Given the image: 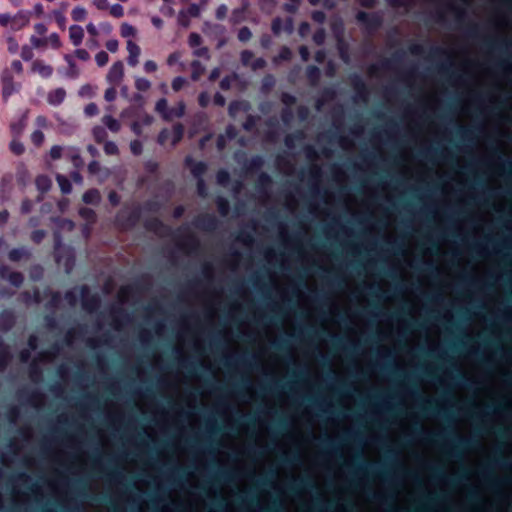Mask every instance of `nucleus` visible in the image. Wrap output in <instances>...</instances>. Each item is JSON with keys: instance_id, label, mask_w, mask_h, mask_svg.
I'll use <instances>...</instances> for the list:
<instances>
[{"instance_id": "f257e3e1", "label": "nucleus", "mask_w": 512, "mask_h": 512, "mask_svg": "<svg viewBox=\"0 0 512 512\" xmlns=\"http://www.w3.org/2000/svg\"><path fill=\"white\" fill-rule=\"evenodd\" d=\"M355 19L367 33L376 32L383 23L382 16L377 12L358 11Z\"/></svg>"}, {"instance_id": "f03ea898", "label": "nucleus", "mask_w": 512, "mask_h": 512, "mask_svg": "<svg viewBox=\"0 0 512 512\" xmlns=\"http://www.w3.org/2000/svg\"><path fill=\"white\" fill-rule=\"evenodd\" d=\"M142 217V207L137 205L130 213L125 215L123 212H119L116 215L115 223L120 230H131L135 228L140 222Z\"/></svg>"}, {"instance_id": "7ed1b4c3", "label": "nucleus", "mask_w": 512, "mask_h": 512, "mask_svg": "<svg viewBox=\"0 0 512 512\" xmlns=\"http://www.w3.org/2000/svg\"><path fill=\"white\" fill-rule=\"evenodd\" d=\"M476 441L472 438L461 437L452 433L451 447L447 450V454L454 458H460L463 451L474 447Z\"/></svg>"}, {"instance_id": "20e7f679", "label": "nucleus", "mask_w": 512, "mask_h": 512, "mask_svg": "<svg viewBox=\"0 0 512 512\" xmlns=\"http://www.w3.org/2000/svg\"><path fill=\"white\" fill-rule=\"evenodd\" d=\"M81 303L85 311L89 313L96 312L101 305V298L98 294H91L87 285L81 287Z\"/></svg>"}, {"instance_id": "39448f33", "label": "nucleus", "mask_w": 512, "mask_h": 512, "mask_svg": "<svg viewBox=\"0 0 512 512\" xmlns=\"http://www.w3.org/2000/svg\"><path fill=\"white\" fill-rule=\"evenodd\" d=\"M360 460H362V456L361 455H357L355 457V462H353L352 464H345V467L349 470H351L352 468L356 469V470H359V471H367V472H370L374 475H381L383 476L384 475V472L383 470L381 469L382 468V465L380 463H377V462H367L365 461L363 464L360 463Z\"/></svg>"}, {"instance_id": "423d86ee", "label": "nucleus", "mask_w": 512, "mask_h": 512, "mask_svg": "<svg viewBox=\"0 0 512 512\" xmlns=\"http://www.w3.org/2000/svg\"><path fill=\"white\" fill-rule=\"evenodd\" d=\"M193 225L199 230L212 232L218 228L219 221L215 215L205 213L196 217Z\"/></svg>"}, {"instance_id": "0eeeda50", "label": "nucleus", "mask_w": 512, "mask_h": 512, "mask_svg": "<svg viewBox=\"0 0 512 512\" xmlns=\"http://www.w3.org/2000/svg\"><path fill=\"white\" fill-rule=\"evenodd\" d=\"M143 226L148 232L159 236L167 235L170 232V227L158 217H151L146 219L143 223Z\"/></svg>"}, {"instance_id": "6e6552de", "label": "nucleus", "mask_w": 512, "mask_h": 512, "mask_svg": "<svg viewBox=\"0 0 512 512\" xmlns=\"http://www.w3.org/2000/svg\"><path fill=\"white\" fill-rule=\"evenodd\" d=\"M185 165L190 168V172L197 180L204 179L203 176L206 173L208 166L203 161H195L191 157H186Z\"/></svg>"}, {"instance_id": "1a4fd4ad", "label": "nucleus", "mask_w": 512, "mask_h": 512, "mask_svg": "<svg viewBox=\"0 0 512 512\" xmlns=\"http://www.w3.org/2000/svg\"><path fill=\"white\" fill-rule=\"evenodd\" d=\"M124 76V65L121 61L115 62L109 69L107 81L110 84H119Z\"/></svg>"}, {"instance_id": "9d476101", "label": "nucleus", "mask_w": 512, "mask_h": 512, "mask_svg": "<svg viewBox=\"0 0 512 512\" xmlns=\"http://www.w3.org/2000/svg\"><path fill=\"white\" fill-rule=\"evenodd\" d=\"M16 323V317L11 310H3L0 312V331H10Z\"/></svg>"}, {"instance_id": "9b49d317", "label": "nucleus", "mask_w": 512, "mask_h": 512, "mask_svg": "<svg viewBox=\"0 0 512 512\" xmlns=\"http://www.w3.org/2000/svg\"><path fill=\"white\" fill-rule=\"evenodd\" d=\"M250 108V103L246 100H233L228 106V114L235 118L238 112H248Z\"/></svg>"}, {"instance_id": "f8f14e48", "label": "nucleus", "mask_w": 512, "mask_h": 512, "mask_svg": "<svg viewBox=\"0 0 512 512\" xmlns=\"http://www.w3.org/2000/svg\"><path fill=\"white\" fill-rule=\"evenodd\" d=\"M417 435H419L425 442L431 444H438L440 441L445 440L447 438L446 433H428L425 432L422 428L416 430Z\"/></svg>"}, {"instance_id": "ddd939ff", "label": "nucleus", "mask_w": 512, "mask_h": 512, "mask_svg": "<svg viewBox=\"0 0 512 512\" xmlns=\"http://www.w3.org/2000/svg\"><path fill=\"white\" fill-rule=\"evenodd\" d=\"M2 95L4 100H7L14 92V81L10 73H6L2 76Z\"/></svg>"}, {"instance_id": "4468645a", "label": "nucleus", "mask_w": 512, "mask_h": 512, "mask_svg": "<svg viewBox=\"0 0 512 512\" xmlns=\"http://www.w3.org/2000/svg\"><path fill=\"white\" fill-rule=\"evenodd\" d=\"M127 50L129 53L127 62L130 66L135 67L138 64V58L141 52L140 47L133 41L129 40L127 42Z\"/></svg>"}, {"instance_id": "2eb2a0df", "label": "nucleus", "mask_w": 512, "mask_h": 512, "mask_svg": "<svg viewBox=\"0 0 512 512\" xmlns=\"http://www.w3.org/2000/svg\"><path fill=\"white\" fill-rule=\"evenodd\" d=\"M32 70L37 72L42 78H49L53 74V68L50 65L45 64L41 60H35L32 64Z\"/></svg>"}, {"instance_id": "dca6fc26", "label": "nucleus", "mask_w": 512, "mask_h": 512, "mask_svg": "<svg viewBox=\"0 0 512 512\" xmlns=\"http://www.w3.org/2000/svg\"><path fill=\"white\" fill-rule=\"evenodd\" d=\"M69 38L74 46H80L84 38V30L79 25H71L69 28Z\"/></svg>"}, {"instance_id": "f3484780", "label": "nucleus", "mask_w": 512, "mask_h": 512, "mask_svg": "<svg viewBox=\"0 0 512 512\" xmlns=\"http://www.w3.org/2000/svg\"><path fill=\"white\" fill-rule=\"evenodd\" d=\"M306 78L311 86H317L321 79V70L316 65H309L306 68Z\"/></svg>"}, {"instance_id": "a211bd4d", "label": "nucleus", "mask_w": 512, "mask_h": 512, "mask_svg": "<svg viewBox=\"0 0 512 512\" xmlns=\"http://www.w3.org/2000/svg\"><path fill=\"white\" fill-rule=\"evenodd\" d=\"M66 97V91L63 88H57L48 93L47 101L53 106L60 105Z\"/></svg>"}, {"instance_id": "6ab92c4d", "label": "nucleus", "mask_w": 512, "mask_h": 512, "mask_svg": "<svg viewBox=\"0 0 512 512\" xmlns=\"http://www.w3.org/2000/svg\"><path fill=\"white\" fill-rule=\"evenodd\" d=\"M420 409L426 414V415H441L443 417H447V414L445 411H441L437 408L435 402L430 399H425L424 403L420 406Z\"/></svg>"}, {"instance_id": "aec40b11", "label": "nucleus", "mask_w": 512, "mask_h": 512, "mask_svg": "<svg viewBox=\"0 0 512 512\" xmlns=\"http://www.w3.org/2000/svg\"><path fill=\"white\" fill-rule=\"evenodd\" d=\"M180 247L188 252H195L200 248V242L194 235L189 234L181 242Z\"/></svg>"}, {"instance_id": "412c9836", "label": "nucleus", "mask_w": 512, "mask_h": 512, "mask_svg": "<svg viewBox=\"0 0 512 512\" xmlns=\"http://www.w3.org/2000/svg\"><path fill=\"white\" fill-rule=\"evenodd\" d=\"M82 200L85 204L98 205L101 200V195L98 189L91 188L87 190L83 196Z\"/></svg>"}, {"instance_id": "4be33fe9", "label": "nucleus", "mask_w": 512, "mask_h": 512, "mask_svg": "<svg viewBox=\"0 0 512 512\" xmlns=\"http://www.w3.org/2000/svg\"><path fill=\"white\" fill-rule=\"evenodd\" d=\"M31 256L29 250L25 247L13 248L8 252V259L12 262H19L23 258H29Z\"/></svg>"}, {"instance_id": "5701e85b", "label": "nucleus", "mask_w": 512, "mask_h": 512, "mask_svg": "<svg viewBox=\"0 0 512 512\" xmlns=\"http://www.w3.org/2000/svg\"><path fill=\"white\" fill-rule=\"evenodd\" d=\"M353 88L356 91V94L359 98L362 100H366L368 97V88L365 84V82L359 77L355 76V79L353 81Z\"/></svg>"}, {"instance_id": "b1692460", "label": "nucleus", "mask_w": 512, "mask_h": 512, "mask_svg": "<svg viewBox=\"0 0 512 512\" xmlns=\"http://www.w3.org/2000/svg\"><path fill=\"white\" fill-rule=\"evenodd\" d=\"M35 185L40 192L46 193L50 190L52 182L47 175L41 174L36 177Z\"/></svg>"}, {"instance_id": "393cba45", "label": "nucleus", "mask_w": 512, "mask_h": 512, "mask_svg": "<svg viewBox=\"0 0 512 512\" xmlns=\"http://www.w3.org/2000/svg\"><path fill=\"white\" fill-rule=\"evenodd\" d=\"M305 135L304 132L301 130H298L292 134H288L284 139V144L287 148L292 149L295 147L296 141H300L304 139Z\"/></svg>"}, {"instance_id": "a878e982", "label": "nucleus", "mask_w": 512, "mask_h": 512, "mask_svg": "<svg viewBox=\"0 0 512 512\" xmlns=\"http://www.w3.org/2000/svg\"><path fill=\"white\" fill-rule=\"evenodd\" d=\"M215 203H216L217 210L221 216L225 217L229 214L230 203L225 197L218 196L215 200Z\"/></svg>"}, {"instance_id": "bb28decb", "label": "nucleus", "mask_w": 512, "mask_h": 512, "mask_svg": "<svg viewBox=\"0 0 512 512\" xmlns=\"http://www.w3.org/2000/svg\"><path fill=\"white\" fill-rule=\"evenodd\" d=\"M111 315L116 323L130 320L129 314L121 307H112Z\"/></svg>"}, {"instance_id": "cd10ccee", "label": "nucleus", "mask_w": 512, "mask_h": 512, "mask_svg": "<svg viewBox=\"0 0 512 512\" xmlns=\"http://www.w3.org/2000/svg\"><path fill=\"white\" fill-rule=\"evenodd\" d=\"M102 122L111 132L114 133H117L121 128L120 122L111 115H105L102 118Z\"/></svg>"}, {"instance_id": "c85d7f7f", "label": "nucleus", "mask_w": 512, "mask_h": 512, "mask_svg": "<svg viewBox=\"0 0 512 512\" xmlns=\"http://www.w3.org/2000/svg\"><path fill=\"white\" fill-rule=\"evenodd\" d=\"M304 487H311V488H314L315 485L314 483L309 480V479H300L298 481H295L294 483L290 484L289 487H288V490L291 492V493H297L301 488H304Z\"/></svg>"}, {"instance_id": "c756f323", "label": "nucleus", "mask_w": 512, "mask_h": 512, "mask_svg": "<svg viewBox=\"0 0 512 512\" xmlns=\"http://www.w3.org/2000/svg\"><path fill=\"white\" fill-rule=\"evenodd\" d=\"M65 60L68 63V70L66 72V75L69 78L75 79L79 76V68L77 67L76 63L72 59L70 55H65Z\"/></svg>"}, {"instance_id": "7c9ffc66", "label": "nucleus", "mask_w": 512, "mask_h": 512, "mask_svg": "<svg viewBox=\"0 0 512 512\" xmlns=\"http://www.w3.org/2000/svg\"><path fill=\"white\" fill-rule=\"evenodd\" d=\"M56 180H57V183H58L60 190L63 194L71 193L72 185H71L70 180L66 176L58 174L56 176Z\"/></svg>"}, {"instance_id": "2f4dec72", "label": "nucleus", "mask_w": 512, "mask_h": 512, "mask_svg": "<svg viewBox=\"0 0 512 512\" xmlns=\"http://www.w3.org/2000/svg\"><path fill=\"white\" fill-rule=\"evenodd\" d=\"M184 136V126L181 123H177L172 129V141L171 144L176 146Z\"/></svg>"}, {"instance_id": "473e14b6", "label": "nucleus", "mask_w": 512, "mask_h": 512, "mask_svg": "<svg viewBox=\"0 0 512 512\" xmlns=\"http://www.w3.org/2000/svg\"><path fill=\"white\" fill-rule=\"evenodd\" d=\"M7 280L12 286L19 288L24 282V275L19 271H12L9 272Z\"/></svg>"}, {"instance_id": "72a5a7b5", "label": "nucleus", "mask_w": 512, "mask_h": 512, "mask_svg": "<svg viewBox=\"0 0 512 512\" xmlns=\"http://www.w3.org/2000/svg\"><path fill=\"white\" fill-rule=\"evenodd\" d=\"M216 181L223 187L228 186L231 181L230 173L226 169H219L216 173Z\"/></svg>"}, {"instance_id": "f704fd0d", "label": "nucleus", "mask_w": 512, "mask_h": 512, "mask_svg": "<svg viewBox=\"0 0 512 512\" xmlns=\"http://www.w3.org/2000/svg\"><path fill=\"white\" fill-rule=\"evenodd\" d=\"M87 17V10L82 6H76L71 11V18L75 22H82Z\"/></svg>"}, {"instance_id": "c9c22d12", "label": "nucleus", "mask_w": 512, "mask_h": 512, "mask_svg": "<svg viewBox=\"0 0 512 512\" xmlns=\"http://www.w3.org/2000/svg\"><path fill=\"white\" fill-rule=\"evenodd\" d=\"M191 68H192V73H191L192 80H194V81L199 80V78L201 77V75L204 72L203 65L201 64V62L199 60H193L191 63Z\"/></svg>"}, {"instance_id": "e433bc0d", "label": "nucleus", "mask_w": 512, "mask_h": 512, "mask_svg": "<svg viewBox=\"0 0 512 512\" xmlns=\"http://www.w3.org/2000/svg\"><path fill=\"white\" fill-rule=\"evenodd\" d=\"M238 78V75L236 73H232L231 75H226L222 78V80L219 83V87L223 91L230 90L232 83L236 81Z\"/></svg>"}, {"instance_id": "4c0bfd02", "label": "nucleus", "mask_w": 512, "mask_h": 512, "mask_svg": "<svg viewBox=\"0 0 512 512\" xmlns=\"http://www.w3.org/2000/svg\"><path fill=\"white\" fill-rule=\"evenodd\" d=\"M79 215L87 222L94 223L96 221V212L87 207L80 208Z\"/></svg>"}, {"instance_id": "58836bf2", "label": "nucleus", "mask_w": 512, "mask_h": 512, "mask_svg": "<svg viewBox=\"0 0 512 512\" xmlns=\"http://www.w3.org/2000/svg\"><path fill=\"white\" fill-rule=\"evenodd\" d=\"M29 376L33 381H38L42 376V370L35 360L29 366Z\"/></svg>"}, {"instance_id": "ea45409f", "label": "nucleus", "mask_w": 512, "mask_h": 512, "mask_svg": "<svg viewBox=\"0 0 512 512\" xmlns=\"http://www.w3.org/2000/svg\"><path fill=\"white\" fill-rule=\"evenodd\" d=\"M275 85V78L272 74H267L262 79L261 90L263 92H269Z\"/></svg>"}, {"instance_id": "a19ab883", "label": "nucleus", "mask_w": 512, "mask_h": 512, "mask_svg": "<svg viewBox=\"0 0 512 512\" xmlns=\"http://www.w3.org/2000/svg\"><path fill=\"white\" fill-rule=\"evenodd\" d=\"M481 476L485 483L491 488H495L499 484V481L494 478L488 469H484L481 472Z\"/></svg>"}, {"instance_id": "79ce46f5", "label": "nucleus", "mask_w": 512, "mask_h": 512, "mask_svg": "<svg viewBox=\"0 0 512 512\" xmlns=\"http://www.w3.org/2000/svg\"><path fill=\"white\" fill-rule=\"evenodd\" d=\"M150 87H151V82L148 79L143 78V77L136 78V80H135V88L138 91L146 92V91H148L150 89Z\"/></svg>"}, {"instance_id": "37998d69", "label": "nucleus", "mask_w": 512, "mask_h": 512, "mask_svg": "<svg viewBox=\"0 0 512 512\" xmlns=\"http://www.w3.org/2000/svg\"><path fill=\"white\" fill-rule=\"evenodd\" d=\"M335 97V91L331 88H325L322 92V98L317 100L316 107L320 108L325 100H331Z\"/></svg>"}, {"instance_id": "c03bdc74", "label": "nucleus", "mask_w": 512, "mask_h": 512, "mask_svg": "<svg viewBox=\"0 0 512 512\" xmlns=\"http://www.w3.org/2000/svg\"><path fill=\"white\" fill-rule=\"evenodd\" d=\"M11 360V354L9 352V349H3V351L0 352V372L4 371L9 362Z\"/></svg>"}, {"instance_id": "a18cd8bd", "label": "nucleus", "mask_w": 512, "mask_h": 512, "mask_svg": "<svg viewBox=\"0 0 512 512\" xmlns=\"http://www.w3.org/2000/svg\"><path fill=\"white\" fill-rule=\"evenodd\" d=\"M257 121V116L249 114L243 122L242 127L245 131H252L256 127Z\"/></svg>"}, {"instance_id": "49530a36", "label": "nucleus", "mask_w": 512, "mask_h": 512, "mask_svg": "<svg viewBox=\"0 0 512 512\" xmlns=\"http://www.w3.org/2000/svg\"><path fill=\"white\" fill-rule=\"evenodd\" d=\"M120 34L124 38L134 37L136 35V29L128 23H122L120 27Z\"/></svg>"}, {"instance_id": "de8ad7c7", "label": "nucleus", "mask_w": 512, "mask_h": 512, "mask_svg": "<svg viewBox=\"0 0 512 512\" xmlns=\"http://www.w3.org/2000/svg\"><path fill=\"white\" fill-rule=\"evenodd\" d=\"M93 136L97 143H102L105 141V139L107 137V132H106L105 128H103L101 126H96L93 128Z\"/></svg>"}, {"instance_id": "09e8293b", "label": "nucleus", "mask_w": 512, "mask_h": 512, "mask_svg": "<svg viewBox=\"0 0 512 512\" xmlns=\"http://www.w3.org/2000/svg\"><path fill=\"white\" fill-rule=\"evenodd\" d=\"M104 152L106 155L115 156L119 154V149L115 142L106 141L104 143Z\"/></svg>"}, {"instance_id": "8fccbe9b", "label": "nucleus", "mask_w": 512, "mask_h": 512, "mask_svg": "<svg viewBox=\"0 0 512 512\" xmlns=\"http://www.w3.org/2000/svg\"><path fill=\"white\" fill-rule=\"evenodd\" d=\"M145 171L150 175H156L159 171V163L154 160H148L144 163Z\"/></svg>"}, {"instance_id": "3c124183", "label": "nucleus", "mask_w": 512, "mask_h": 512, "mask_svg": "<svg viewBox=\"0 0 512 512\" xmlns=\"http://www.w3.org/2000/svg\"><path fill=\"white\" fill-rule=\"evenodd\" d=\"M130 151L133 155L139 156L143 152V144L140 140L135 139L130 142Z\"/></svg>"}, {"instance_id": "603ef678", "label": "nucleus", "mask_w": 512, "mask_h": 512, "mask_svg": "<svg viewBox=\"0 0 512 512\" xmlns=\"http://www.w3.org/2000/svg\"><path fill=\"white\" fill-rule=\"evenodd\" d=\"M10 150L15 154V155H21L24 153L25 151V148H24V145L16 140V139H13L11 142H10Z\"/></svg>"}, {"instance_id": "864d4df0", "label": "nucleus", "mask_w": 512, "mask_h": 512, "mask_svg": "<svg viewBox=\"0 0 512 512\" xmlns=\"http://www.w3.org/2000/svg\"><path fill=\"white\" fill-rule=\"evenodd\" d=\"M312 39H313L315 44L322 45L325 42V39H326V32H325V30L323 28L317 29L314 32V34L312 36Z\"/></svg>"}, {"instance_id": "5fc2aeb1", "label": "nucleus", "mask_w": 512, "mask_h": 512, "mask_svg": "<svg viewBox=\"0 0 512 512\" xmlns=\"http://www.w3.org/2000/svg\"><path fill=\"white\" fill-rule=\"evenodd\" d=\"M299 6L300 0H289L288 3L284 4L283 9L290 14H295L298 11Z\"/></svg>"}, {"instance_id": "6e6d98bb", "label": "nucleus", "mask_w": 512, "mask_h": 512, "mask_svg": "<svg viewBox=\"0 0 512 512\" xmlns=\"http://www.w3.org/2000/svg\"><path fill=\"white\" fill-rule=\"evenodd\" d=\"M188 44L192 48L199 47L202 44V37L198 33L192 32L188 37Z\"/></svg>"}, {"instance_id": "4d7b16f0", "label": "nucleus", "mask_w": 512, "mask_h": 512, "mask_svg": "<svg viewBox=\"0 0 512 512\" xmlns=\"http://www.w3.org/2000/svg\"><path fill=\"white\" fill-rule=\"evenodd\" d=\"M251 37H252V32L249 29V27L244 26V27L239 29V31H238V39H239V41L247 42V41H249L251 39Z\"/></svg>"}, {"instance_id": "13d9d810", "label": "nucleus", "mask_w": 512, "mask_h": 512, "mask_svg": "<svg viewBox=\"0 0 512 512\" xmlns=\"http://www.w3.org/2000/svg\"><path fill=\"white\" fill-rule=\"evenodd\" d=\"M178 24L184 28H187L190 26V17L186 13L185 10H180L178 17H177Z\"/></svg>"}, {"instance_id": "bf43d9fd", "label": "nucleus", "mask_w": 512, "mask_h": 512, "mask_svg": "<svg viewBox=\"0 0 512 512\" xmlns=\"http://www.w3.org/2000/svg\"><path fill=\"white\" fill-rule=\"evenodd\" d=\"M55 22L61 30H65L67 19L61 11H54Z\"/></svg>"}, {"instance_id": "052dcab7", "label": "nucleus", "mask_w": 512, "mask_h": 512, "mask_svg": "<svg viewBox=\"0 0 512 512\" xmlns=\"http://www.w3.org/2000/svg\"><path fill=\"white\" fill-rule=\"evenodd\" d=\"M196 189H197V194L200 197H202V198L207 197L208 188H207V185H206V182L204 179L197 180Z\"/></svg>"}, {"instance_id": "680f3d73", "label": "nucleus", "mask_w": 512, "mask_h": 512, "mask_svg": "<svg viewBox=\"0 0 512 512\" xmlns=\"http://www.w3.org/2000/svg\"><path fill=\"white\" fill-rule=\"evenodd\" d=\"M95 61L99 67L105 66L109 61V55L105 51H100L95 55Z\"/></svg>"}, {"instance_id": "e2e57ef3", "label": "nucleus", "mask_w": 512, "mask_h": 512, "mask_svg": "<svg viewBox=\"0 0 512 512\" xmlns=\"http://www.w3.org/2000/svg\"><path fill=\"white\" fill-rule=\"evenodd\" d=\"M292 58V51L289 47L283 46L277 56V59L281 61H290Z\"/></svg>"}, {"instance_id": "0e129e2a", "label": "nucleus", "mask_w": 512, "mask_h": 512, "mask_svg": "<svg viewBox=\"0 0 512 512\" xmlns=\"http://www.w3.org/2000/svg\"><path fill=\"white\" fill-rule=\"evenodd\" d=\"M45 235L46 232L43 229H37L32 231L30 238L35 244H40L45 238Z\"/></svg>"}, {"instance_id": "69168bd1", "label": "nucleus", "mask_w": 512, "mask_h": 512, "mask_svg": "<svg viewBox=\"0 0 512 512\" xmlns=\"http://www.w3.org/2000/svg\"><path fill=\"white\" fill-rule=\"evenodd\" d=\"M262 165H263L262 157L259 155H256V156L252 157L251 160L249 161L248 169L249 170H258L262 167Z\"/></svg>"}, {"instance_id": "338daca9", "label": "nucleus", "mask_w": 512, "mask_h": 512, "mask_svg": "<svg viewBox=\"0 0 512 512\" xmlns=\"http://www.w3.org/2000/svg\"><path fill=\"white\" fill-rule=\"evenodd\" d=\"M454 379L458 385L470 387L471 381L459 370H457V374L455 375Z\"/></svg>"}, {"instance_id": "774afa93", "label": "nucleus", "mask_w": 512, "mask_h": 512, "mask_svg": "<svg viewBox=\"0 0 512 512\" xmlns=\"http://www.w3.org/2000/svg\"><path fill=\"white\" fill-rule=\"evenodd\" d=\"M311 19L318 24H323L326 21V14L321 10H315L311 13Z\"/></svg>"}]
</instances>
